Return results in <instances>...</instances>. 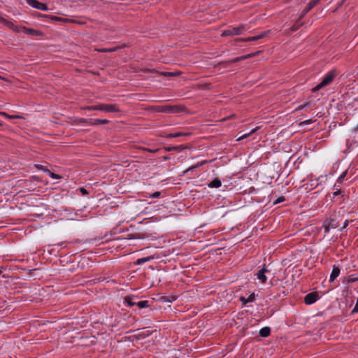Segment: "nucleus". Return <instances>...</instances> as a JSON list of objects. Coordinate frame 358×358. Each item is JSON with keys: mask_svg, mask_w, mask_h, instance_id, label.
I'll list each match as a JSON object with an SVG mask.
<instances>
[{"mask_svg": "<svg viewBox=\"0 0 358 358\" xmlns=\"http://www.w3.org/2000/svg\"><path fill=\"white\" fill-rule=\"evenodd\" d=\"M347 149L344 150L345 154H350L358 149V131L352 132L346 141Z\"/></svg>", "mask_w": 358, "mask_h": 358, "instance_id": "1", "label": "nucleus"}, {"mask_svg": "<svg viewBox=\"0 0 358 358\" xmlns=\"http://www.w3.org/2000/svg\"><path fill=\"white\" fill-rule=\"evenodd\" d=\"M86 109L88 110H101L105 113H117L120 111L115 104H99L88 106Z\"/></svg>", "mask_w": 358, "mask_h": 358, "instance_id": "2", "label": "nucleus"}, {"mask_svg": "<svg viewBox=\"0 0 358 358\" xmlns=\"http://www.w3.org/2000/svg\"><path fill=\"white\" fill-rule=\"evenodd\" d=\"M335 76L336 73L334 71H329L325 74L322 81L313 88V91H317L322 87L329 85L334 80Z\"/></svg>", "mask_w": 358, "mask_h": 358, "instance_id": "3", "label": "nucleus"}, {"mask_svg": "<svg viewBox=\"0 0 358 358\" xmlns=\"http://www.w3.org/2000/svg\"><path fill=\"white\" fill-rule=\"evenodd\" d=\"M245 27L241 25L236 27H230L222 33V36H236L242 34L245 31Z\"/></svg>", "mask_w": 358, "mask_h": 358, "instance_id": "4", "label": "nucleus"}, {"mask_svg": "<svg viewBox=\"0 0 358 358\" xmlns=\"http://www.w3.org/2000/svg\"><path fill=\"white\" fill-rule=\"evenodd\" d=\"M15 31H17L18 33H24L27 35H33V36L41 35V31H39L38 30L33 29L27 28L25 27H19L15 29Z\"/></svg>", "mask_w": 358, "mask_h": 358, "instance_id": "5", "label": "nucleus"}, {"mask_svg": "<svg viewBox=\"0 0 358 358\" xmlns=\"http://www.w3.org/2000/svg\"><path fill=\"white\" fill-rule=\"evenodd\" d=\"M27 3L33 8H37L41 10H48V8L47 6L41 2L38 1L37 0H27Z\"/></svg>", "mask_w": 358, "mask_h": 358, "instance_id": "6", "label": "nucleus"}, {"mask_svg": "<svg viewBox=\"0 0 358 358\" xmlns=\"http://www.w3.org/2000/svg\"><path fill=\"white\" fill-rule=\"evenodd\" d=\"M270 272L268 269L266 268V266L264 265L263 268L260 269L255 275L260 280L262 283H265L267 280V277L266 275V273Z\"/></svg>", "mask_w": 358, "mask_h": 358, "instance_id": "7", "label": "nucleus"}, {"mask_svg": "<svg viewBox=\"0 0 358 358\" xmlns=\"http://www.w3.org/2000/svg\"><path fill=\"white\" fill-rule=\"evenodd\" d=\"M318 299V294L317 292H311L308 294L305 298L304 301L306 304H312L315 303Z\"/></svg>", "mask_w": 358, "mask_h": 358, "instance_id": "8", "label": "nucleus"}, {"mask_svg": "<svg viewBox=\"0 0 358 358\" xmlns=\"http://www.w3.org/2000/svg\"><path fill=\"white\" fill-rule=\"evenodd\" d=\"M137 297L134 296H127L124 298V301L125 303L128 304L129 306H134V305H137Z\"/></svg>", "mask_w": 358, "mask_h": 358, "instance_id": "9", "label": "nucleus"}, {"mask_svg": "<svg viewBox=\"0 0 358 358\" xmlns=\"http://www.w3.org/2000/svg\"><path fill=\"white\" fill-rule=\"evenodd\" d=\"M340 273V268L336 266H333V269H332V271H331V273L330 275V282H333L335 280V279L338 276Z\"/></svg>", "mask_w": 358, "mask_h": 358, "instance_id": "10", "label": "nucleus"}, {"mask_svg": "<svg viewBox=\"0 0 358 358\" xmlns=\"http://www.w3.org/2000/svg\"><path fill=\"white\" fill-rule=\"evenodd\" d=\"M320 0H312L308 5L307 8H305L303 11L302 15H306L308 12H309Z\"/></svg>", "mask_w": 358, "mask_h": 358, "instance_id": "11", "label": "nucleus"}, {"mask_svg": "<svg viewBox=\"0 0 358 358\" xmlns=\"http://www.w3.org/2000/svg\"><path fill=\"white\" fill-rule=\"evenodd\" d=\"M154 259V257L153 256H148V257H143V258H140L138 259H137V261L134 263L136 265H141V264H143L145 262H150L151 260Z\"/></svg>", "mask_w": 358, "mask_h": 358, "instance_id": "12", "label": "nucleus"}, {"mask_svg": "<svg viewBox=\"0 0 358 358\" xmlns=\"http://www.w3.org/2000/svg\"><path fill=\"white\" fill-rule=\"evenodd\" d=\"M271 334V329L268 327H263L259 331V335L262 337H267Z\"/></svg>", "mask_w": 358, "mask_h": 358, "instance_id": "13", "label": "nucleus"}, {"mask_svg": "<svg viewBox=\"0 0 358 358\" xmlns=\"http://www.w3.org/2000/svg\"><path fill=\"white\" fill-rule=\"evenodd\" d=\"M221 180L218 178H215L208 184V187L218 188L221 186Z\"/></svg>", "mask_w": 358, "mask_h": 358, "instance_id": "14", "label": "nucleus"}, {"mask_svg": "<svg viewBox=\"0 0 358 358\" xmlns=\"http://www.w3.org/2000/svg\"><path fill=\"white\" fill-rule=\"evenodd\" d=\"M144 330H145V328H143L141 329H137L136 330L137 331H140L139 334H138V336L140 337L145 338L152 334V331H150L149 330H147L145 331H144Z\"/></svg>", "mask_w": 358, "mask_h": 358, "instance_id": "15", "label": "nucleus"}, {"mask_svg": "<svg viewBox=\"0 0 358 358\" xmlns=\"http://www.w3.org/2000/svg\"><path fill=\"white\" fill-rule=\"evenodd\" d=\"M189 135H190V134L187 133V132H176V133L171 134L169 135V136L171 138H176V137H180V136H188Z\"/></svg>", "mask_w": 358, "mask_h": 358, "instance_id": "16", "label": "nucleus"}, {"mask_svg": "<svg viewBox=\"0 0 358 358\" xmlns=\"http://www.w3.org/2000/svg\"><path fill=\"white\" fill-rule=\"evenodd\" d=\"M211 162V161H207V160L202 161V162H199V163L196 164V165H194V166H192L189 167V169H187V170H185V171H184V173H187L188 171H189L190 170L194 169V168L199 167V166H202V165H203V164H207V163H208V162Z\"/></svg>", "mask_w": 358, "mask_h": 358, "instance_id": "17", "label": "nucleus"}, {"mask_svg": "<svg viewBox=\"0 0 358 358\" xmlns=\"http://www.w3.org/2000/svg\"><path fill=\"white\" fill-rule=\"evenodd\" d=\"M140 308H144L150 306L148 301H137V305Z\"/></svg>", "mask_w": 358, "mask_h": 358, "instance_id": "18", "label": "nucleus"}, {"mask_svg": "<svg viewBox=\"0 0 358 358\" xmlns=\"http://www.w3.org/2000/svg\"><path fill=\"white\" fill-rule=\"evenodd\" d=\"M0 114L7 118H9V119H21L22 118V116H20V115H8L5 112H1Z\"/></svg>", "mask_w": 358, "mask_h": 358, "instance_id": "19", "label": "nucleus"}, {"mask_svg": "<svg viewBox=\"0 0 358 358\" xmlns=\"http://www.w3.org/2000/svg\"><path fill=\"white\" fill-rule=\"evenodd\" d=\"M48 173H49V176L53 179H60L62 178L61 176L51 172L50 171H49Z\"/></svg>", "mask_w": 358, "mask_h": 358, "instance_id": "20", "label": "nucleus"}, {"mask_svg": "<svg viewBox=\"0 0 358 358\" xmlns=\"http://www.w3.org/2000/svg\"><path fill=\"white\" fill-rule=\"evenodd\" d=\"M333 220L331 221V222L327 225H324L325 227V232H327L330 228H335L336 225L333 223Z\"/></svg>", "mask_w": 358, "mask_h": 358, "instance_id": "21", "label": "nucleus"}, {"mask_svg": "<svg viewBox=\"0 0 358 358\" xmlns=\"http://www.w3.org/2000/svg\"><path fill=\"white\" fill-rule=\"evenodd\" d=\"M251 136V134L250 132L247 133V134H243L242 136H239L238 138H236V141H240L243 139H245L249 136Z\"/></svg>", "mask_w": 358, "mask_h": 358, "instance_id": "22", "label": "nucleus"}, {"mask_svg": "<svg viewBox=\"0 0 358 358\" xmlns=\"http://www.w3.org/2000/svg\"><path fill=\"white\" fill-rule=\"evenodd\" d=\"M35 166L39 169V170H41V171H45V172H48L50 170L47 169V167L43 166V165H40V164H36L35 165Z\"/></svg>", "mask_w": 358, "mask_h": 358, "instance_id": "23", "label": "nucleus"}, {"mask_svg": "<svg viewBox=\"0 0 358 358\" xmlns=\"http://www.w3.org/2000/svg\"><path fill=\"white\" fill-rule=\"evenodd\" d=\"M255 300V293L251 294L248 298L247 299L248 302H253Z\"/></svg>", "mask_w": 358, "mask_h": 358, "instance_id": "24", "label": "nucleus"}, {"mask_svg": "<svg viewBox=\"0 0 358 358\" xmlns=\"http://www.w3.org/2000/svg\"><path fill=\"white\" fill-rule=\"evenodd\" d=\"M94 121L96 123H99V124H106L108 122V120L106 119H103V120L96 119V120H94Z\"/></svg>", "mask_w": 358, "mask_h": 358, "instance_id": "25", "label": "nucleus"}, {"mask_svg": "<svg viewBox=\"0 0 358 358\" xmlns=\"http://www.w3.org/2000/svg\"><path fill=\"white\" fill-rule=\"evenodd\" d=\"M285 201V197L284 196H280L279 198H278L273 203L274 204H277V203H279L280 202H282Z\"/></svg>", "mask_w": 358, "mask_h": 358, "instance_id": "26", "label": "nucleus"}, {"mask_svg": "<svg viewBox=\"0 0 358 358\" xmlns=\"http://www.w3.org/2000/svg\"><path fill=\"white\" fill-rule=\"evenodd\" d=\"M161 192H155L152 194L150 196V198H157L160 196Z\"/></svg>", "mask_w": 358, "mask_h": 358, "instance_id": "27", "label": "nucleus"}, {"mask_svg": "<svg viewBox=\"0 0 358 358\" xmlns=\"http://www.w3.org/2000/svg\"><path fill=\"white\" fill-rule=\"evenodd\" d=\"M347 174V171H345L338 178V182H341V180L345 177Z\"/></svg>", "mask_w": 358, "mask_h": 358, "instance_id": "28", "label": "nucleus"}, {"mask_svg": "<svg viewBox=\"0 0 358 358\" xmlns=\"http://www.w3.org/2000/svg\"><path fill=\"white\" fill-rule=\"evenodd\" d=\"M263 36H264V34H259V35L251 37V40L256 41V40H258L259 38H262Z\"/></svg>", "mask_w": 358, "mask_h": 358, "instance_id": "29", "label": "nucleus"}, {"mask_svg": "<svg viewBox=\"0 0 358 358\" xmlns=\"http://www.w3.org/2000/svg\"><path fill=\"white\" fill-rule=\"evenodd\" d=\"M117 48H110V49H103L101 50V52H113V51H115Z\"/></svg>", "mask_w": 358, "mask_h": 358, "instance_id": "30", "label": "nucleus"}, {"mask_svg": "<svg viewBox=\"0 0 358 358\" xmlns=\"http://www.w3.org/2000/svg\"><path fill=\"white\" fill-rule=\"evenodd\" d=\"M352 313H358V299H357L356 304L352 310Z\"/></svg>", "mask_w": 358, "mask_h": 358, "instance_id": "31", "label": "nucleus"}, {"mask_svg": "<svg viewBox=\"0 0 358 358\" xmlns=\"http://www.w3.org/2000/svg\"><path fill=\"white\" fill-rule=\"evenodd\" d=\"M240 300H241V301H242L243 305H244V306H245L247 303H248V301H247V299H245V297H243V296H241V299H240Z\"/></svg>", "mask_w": 358, "mask_h": 358, "instance_id": "32", "label": "nucleus"}, {"mask_svg": "<svg viewBox=\"0 0 358 358\" xmlns=\"http://www.w3.org/2000/svg\"><path fill=\"white\" fill-rule=\"evenodd\" d=\"M259 129V127H255V128L252 129L250 131V134H251V135H252V134H253L254 133H255V132H256Z\"/></svg>", "mask_w": 358, "mask_h": 358, "instance_id": "33", "label": "nucleus"}, {"mask_svg": "<svg viewBox=\"0 0 358 358\" xmlns=\"http://www.w3.org/2000/svg\"><path fill=\"white\" fill-rule=\"evenodd\" d=\"M249 166H250V164H248V163L247 162L245 166H241L240 169H241V170H244V169H247Z\"/></svg>", "mask_w": 358, "mask_h": 358, "instance_id": "34", "label": "nucleus"}, {"mask_svg": "<svg viewBox=\"0 0 358 358\" xmlns=\"http://www.w3.org/2000/svg\"><path fill=\"white\" fill-rule=\"evenodd\" d=\"M80 191H81L83 194H87L88 193L87 191L85 188H83V187H82L80 189Z\"/></svg>", "mask_w": 358, "mask_h": 358, "instance_id": "35", "label": "nucleus"}, {"mask_svg": "<svg viewBox=\"0 0 358 358\" xmlns=\"http://www.w3.org/2000/svg\"><path fill=\"white\" fill-rule=\"evenodd\" d=\"M250 57V56L248 55V56H247V57H241V58H240V57H237V58H236V59H234V62H238V61H240V60H241V59H242L247 58V57Z\"/></svg>", "mask_w": 358, "mask_h": 358, "instance_id": "36", "label": "nucleus"}, {"mask_svg": "<svg viewBox=\"0 0 358 358\" xmlns=\"http://www.w3.org/2000/svg\"><path fill=\"white\" fill-rule=\"evenodd\" d=\"M244 41H252V40H251V37H248V38H246L243 40Z\"/></svg>", "mask_w": 358, "mask_h": 358, "instance_id": "37", "label": "nucleus"}, {"mask_svg": "<svg viewBox=\"0 0 358 358\" xmlns=\"http://www.w3.org/2000/svg\"><path fill=\"white\" fill-rule=\"evenodd\" d=\"M347 225H348V222H347V221H345V224H344V226H343V228L346 227V226H347Z\"/></svg>", "mask_w": 358, "mask_h": 358, "instance_id": "38", "label": "nucleus"}, {"mask_svg": "<svg viewBox=\"0 0 358 358\" xmlns=\"http://www.w3.org/2000/svg\"><path fill=\"white\" fill-rule=\"evenodd\" d=\"M338 194H339V191H337V192H334V194H335V195H338Z\"/></svg>", "mask_w": 358, "mask_h": 358, "instance_id": "39", "label": "nucleus"}, {"mask_svg": "<svg viewBox=\"0 0 358 358\" xmlns=\"http://www.w3.org/2000/svg\"><path fill=\"white\" fill-rule=\"evenodd\" d=\"M2 269H3V267H0V275L2 273Z\"/></svg>", "mask_w": 358, "mask_h": 358, "instance_id": "40", "label": "nucleus"}, {"mask_svg": "<svg viewBox=\"0 0 358 358\" xmlns=\"http://www.w3.org/2000/svg\"><path fill=\"white\" fill-rule=\"evenodd\" d=\"M345 0H342V3H343Z\"/></svg>", "mask_w": 358, "mask_h": 358, "instance_id": "41", "label": "nucleus"}, {"mask_svg": "<svg viewBox=\"0 0 358 358\" xmlns=\"http://www.w3.org/2000/svg\"><path fill=\"white\" fill-rule=\"evenodd\" d=\"M357 157H358V154H357Z\"/></svg>", "mask_w": 358, "mask_h": 358, "instance_id": "42", "label": "nucleus"}]
</instances>
